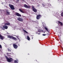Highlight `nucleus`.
Listing matches in <instances>:
<instances>
[{"label": "nucleus", "instance_id": "1", "mask_svg": "<svg viewBox=\"0 0 63 63\" xmlns=\"http://www.w3.org/2000/svg\"><path fill=\"white\" fill-rule=\"evenodd\" d=\"M5 57L6 58V59L7 60V61L8 62H11L13 61V59L12 58H9L7 56H5Z\"/></svg>", "mask_w": 63, "mask_h": 63}, {"label": "nucleus", "instance_id": "2", "mask_svg": "<svg viewBox=\"0 0 63 63\" xmlns=\"http://www.w3.org/2000/svg\"><path fill=\"white\" fill-rule=\"evenodd\" d=\"M7 36V38H9L10 39H14V40H17V39L16 38H15L14 36H10L8 35Z\"/></svg>", "mask_w": 63, "mask_h": 63}, {"label": "nucleus", "instance_id": "3", "mask_svg": "<svg viewBox=\"0 0 63 63\" xmlns=\"http://www.w3.org/2000/svg\"><path fill=\"white\" fill-rule=\"evenodd\" d=\"M9 6L10 8V9L12 10H14L15 9V7H14V6L12 5H11L10 4H9Z\"/></svg>", "mask_w": 63, "mask_h": 63}, {"label": "nucleus", "instance_id": "4", "mask_svg": "<svg viewBox=\"0 0 63 63\" xmlns=\"http://www.w3.org/2000/svg\"><path fill=\"white\" fill-rule=\"evenodd\" d=\"M32 7L33 11V12H35V13H37V10L36 8H35L34 6L33 5H32Z\"/></svg>", "mask_w": 63, "mask_h": 63}, {"label": "nucleus", "instance_id": "5", "mask_svg": "<svg viewBox=\"0 0 63 63\" xmlns=\"http://www.w3.org/2000/svg\"><path fill=\"white\" fill-rule=\"evenodd\" d=\"M17 20L19 21H21V22H22L23 21V19L21 18L20 17H19L17 19Z\"/></svg>", "mask_w": 63, "mask_h": 63}, {"label": "nucleus", "instance_id": "6", "mask_svg": "<svg viewBox=\"0 0 63 63\" xmlns=\"http://www.w3.org/2000/svg\"><path fill=\"white\" fill-rule=\"evenodd\" d=\"M24 7L26 8H27V9H29L31 8V7L30 6H28L26 4H25L24 5Z\"/></svg>", "mask_w": 63, "mask_h": 63}, {"label": "nucleus", "instance_id": "7", "mask_svg": "<svg viewBox=\"0 0 63 63\" xmlns=\"http://www.w3.org/2000/svg\"><path fill=\"white\" fill-rule=\"evenodd\" d=\"M13 47L14 48H15V49H17V48L18 47L17 45L15 44H13Z\"/></svg>", "mask_w": 63, "mask_h": 63}, {"label": "nucleus", "instance_id": "8", "mask_svg": "<svg viewBox=\"0 0 63 63\" xmlns=\"http://www.w3.org/2000/svg\"><path fill=\"white\" fill-rule=\"evenodd\" d=\"M41 16H42L39 15H37L36 16V19H39L41 17Z\"/></svg>", "mask_w": 63, "mask_h": 63}, {"label": "nucleus", "instance_id": "9", "mask_svg": "<svg viewBox=\"0 0 63 63\" xmlns=\"http://www.w3.org/2000/svg\"><path fill=\"white\" fill-rule=\"evenodd\" d=\"M15 15L16 16H20V17L21 16V15L20 14L17 12H16L15 13Z\"/></svg>", "mask_w": 63, "mask_h": 63}, {"label": "nucleus", "instance_id": "10", "mask_svg": "<svg viewBox=\"0 0 63 63\" xmlns=\"http://www.w3.org/2000/svg\"><path fill=\"white\" fill-rule=\"evenodd\" d=\"M58 21L59 24H60L61 25V26H62V25H63V23H62V22Z\"/></svg>", "mask_w": 63, "mask_h": 63}, {"label": "nucleus", "instance_id": "11", "mask_svg": "<svg viewBox=\"0 0 63 63\" xmlns=\"http://www.w3.org/2000/svg\"><path fill=\"white\" fill-rule=\"evenodd\" d=\"M3 27L4 29H8V26H7L5 25V26H3Z\"/></svg>", "mask_w": 63, "mask_h": 63}, {"label": "nucleus", "instance_id": "12", "mask_svg": "<svg viewBox=\"0 0 63 63\" xmlns=\"http://www.w3.org/2000/svg\"><path fill=\"white\" fill-rule=\"evenodd\" d=\"M5 25H10V23H7L5 24Z\"/></svg>", "mask_w": 63, "mask_h": 63}, {"label": "nucleus", "instance_id": "13", "mask_svg": "<svg viewBox=\"0 0 63 63\" xmlns=\"http://www.w3.org/2000/svg\"><path fill=\"white\" fill-rule=\"evenodd\" d=\"M19 11L21 12V13H24V12L21 10V9H19Z\"/></svg>", "mask_w": 63, "mask_h": 63}, {"label": "nucleus", "instance_id": "14", "mask_svg": "<svg viewBox=\"0 0 63 63\" xmlns=\"http://www.w3.org/2000/svg\"><path fill=\"white\" fill-rule=\"evenodd\" d=\"M44 28H45V30H46L47 32H48V29L47 27H45Z\"/></svg>", "mask_w": 63, "mask_h": 63}, {"label": "nucleus", "instance_id": "15", "mask_svg": "<svg viewBox=\"0 0 63 63\" xmlns=\"http://www.w3.org/2000/svg\"><path fill=\"white\" fill-rule=\"evenodd\" d=\"M0 38L1 40H3V39H4V37L2 36L0 37Z\"/></svg>", "mask_w": 63, "mask_h": 63}, {"label": "nucleus", "instance_id": "16", "mask_svg": "<svg viewBox=\"0 0 63 63\" xmlns=\"http://www.w3.org/2000/svg\"><path fill=\"white\" fill-rule=\"evenodd\" d=\"M27 38L28 40H29V41L30 40V37H29V36H27Z\"/></svg>", "mask_w": 63, "mask_h": 63}, {"label": "nucleus", "instance_id": "17", "mask_svg": "<svg viewBox=\"0 0 63 63\" xmlns=\"http://www.w3.org/2000/svg\"><path fill=\"white\" fill-rule=\"evenodd\" d=\"M7 50H8V51H10V52H11V50L10 49H9V48H8L7 49Z\"/></svg>", "mask_w": 63, "mask_h": 63}, {"label": "nucleus", "instance_id": "18", "mask_svg": "<svg viewBox=\"0 0 63 63\" xmlns=\"http://www.w3.org/2000/svg\"><path fill=\"white\" fill-rule=\"evenodd\" d=\"M23 31L24 32H26V33H27V34H28V32H27V31H26L24 29L23 30Z\"/></svg>", "mask_w": 63, "mask_h": 63}, {"label": "nucleus", "instance_id": "19", "mask_svg": "<svg viewBox=\"0 0 63 63\" xmlns=\"http://www.w3.org/2000/svg\"><path fill=\"white\" fill-rule=\"evenodd\" d=\"M6 14H7V15H10V12H6Z\"/></svg>", "mask_w": 63, "mask_h": 63}, {"label": "nucleus", "instance_id": "20", "mask_svg": "<svg viewBox=\"0 0 63 63\" xmlns=\"http://www.w3.org/2000/svg\"><path fill=\"white\" fill-rule=\"evenodd\" d=\"M41 30L39 29L38 30V32H41Z\"/></svg>", "mask_w": 63, "mask_h": 63}, {"label": "nucleus", "instance_id": "21", "mask_svg": "<svg viewBox=\"0 0 63 63\" xmlns=\"http://www.w3.org/2000/svg\"><path fill=\"white\" fill-rule=\"evenodd\" d=\"M61 16H63V12H62L61 13Z\"/></svg>", "mask_w": 63, "mask_h": 63}, {"label": "nucleus", "instance_id": "22", "mask_svg": "<svg viewBox=\"0 0 63 63\" xmlns=\"http://www.w3.org/2000/svg\"><path fill=\"white\" fill-rule=\"evenodd\" d=\"M14 63H17V61L16 60H15L14 61Z\"/></svg>", "mask_w": 63, "mask_h": 63}, {"label": "nucleus", "instance_id": "23", "mask_svg": "<svg viewBox=\"0 0 63 63\" xmlns=\"http://www.w3.org/2000/svg\"><path fill=\"white\" fill-rule=\"evenodd\" d=\"M19 2V0H17L16 1V3H18Z\"/></svg>", "mask_w": 63, "mask_h": 63}, {"label": "nucleus", "instance_id": "24", "mask_svg": "<svg viewBox=\"0 0 63 63\" xmlns=\"http://www.w3.org/2000/svg\"><path fill=\"white\" fill-rule=\"evenodd\" d=\"M6 12L7 13V12H8V10H7V9H6Z\"/></svg>", "mask_w": 63, "mask_h": 63}, {"label": "nucleus", "instance_id": "25", "mask_svg": "<svg viewBox=\"0 0 63 63\" xmlns=\"http://www.w3.org/2000/svg\"><path fill=\"white\" fill-rule=\"evenodd\" d=\"M46 34H43V36H46Z\"/></svg>", "mask_w": 63, "mask_h": 63}, {"label": "nucleus", "instance_id": "26", "mask_svg": "<svg viewBox=\"0 0 63 63\" xmlns=\"http://www.w3.org/2000/svg\"><path fill=\"white\" fill-rule=\"evenodd\" d=\"M0 48H2V46L0 45Z\"/></svg>", "mask_w": 63, "mask_h": 63}, {"label": "nucleus", "instance_id": "27", "mask_svg": "<svg viewBox=\"0 0 63 63\" xmlns=\"http://www.w3.org/2000/svg\"><path fill=\"white\" fill-rule=\"evenodd\" d=\"M11 54V53H7V54Z\"/></svg>", "mask_w": 63, "mask_h": 63}, {"label": "nucleus", "instance_id": "28", "mask_svg": "<svg viewBox=\"0 0 63 63\" xmlns=\"http://www.w3.org/2000/svg\"><path fill=\"white\" fill-rule=\"evenodd\" d=\"M2 29V30H5V29L3 28V29Z\"/></svg>", "mask_w": 63, "mask_h": 63}, {"label": "nucleus", "instance_id": "29", "mask_svg": "<svg viewBox=\"0 0 63 63\" xmlns=\"http://www.w3.org/2000/svg\"><path fill=\"white\" fill-rule=\"evenodd\" d=\"M1 36H2V35H1V34H0V37H1Z\"/></svg>", "mask_w": 63, "mask_h": 63}, {"label": "nucleus", "instance_id": "30", "mask_svg": "<svg viewBox=\"0 0 63 63\" xmlns=\"http://www.w3.org/2000/svg\"><path fill=\"white\" fill-rule=\"evenodd\" d=\"M38 34H40V33H38Z\"/></svg>", "mask_w": 63, "mask_h": 63}, {"label": "nucleus", "instance_id": "31", "mask_svg": "<svg viewBox=\"0 0 63 63\" xmlns=\"http://www.w3.org/2000/svg\"><path fill=\"white\" fill-rule=\"evenodd\" d=\"M43 27H46L45 26H43Z\"/></svg>", "mask_w": 63, "mask_h": 63}, {"label": "nucleus", "instance_id": "32", "mask_svg": "<svg viewBox=\"0 0 63 63\" xmlns=\"http://www.w3.org/2000/svg\"><path fill=\"white\" fill-rule=\"evenodd\" d=\"M18 45H19V44Z\"/></svg>", "mask_w": 63, "mask_h": 63}, {"label": "nucleus", "instance_id": "33", "mask_svg": "<svg viewBox=\"0 0 63 63\" xmlns=\"http://www.w3.org/2000/svg\"><path fill=\"white\" fill-rule=\"evenodd\" d=\"M43 6L44 7V6H45V5H43Z\"/></svg>", "mask_w": 63, "mask_h": 63}, {"label": "nucleus", "instance_id": "34", "mask_svg": "<svg viewBox=\"0 0 63 63\" xmlns=\"http://www.w3.org/2000/svg\"><path fill=\"white\" fill-rule=\"evenodd\" d=\"M23 1H24V0H22Z\"/></svg>", "mask_w": 63, "mask_h": 63}, {"label": "nucleus", "instance_id": "35", "mask_svg": "<svg viewBox=\"0 0 63 63\" xmlns=\"http://www.w3.org/2000/svg\"><path fill=\"white\" fill-rule=\"evenodd\" d=\"M44 33H45V32H44Z\"/></svg>", "mask_w": 63, "mask_h": 63}, {"label": "nucleus", "instance_id": "36", "mask_svg": "<svg viewBox=\"0 0 63 63\" xmlns=\"http://www.w3.org/2000/svg\"><path fill=\"white\" fill-rule=\"evenodd\" d=\"M34 22H36V21H34Z\"/></svg>", "mask_w": 63, "mask_h": 63}]
</instances>
